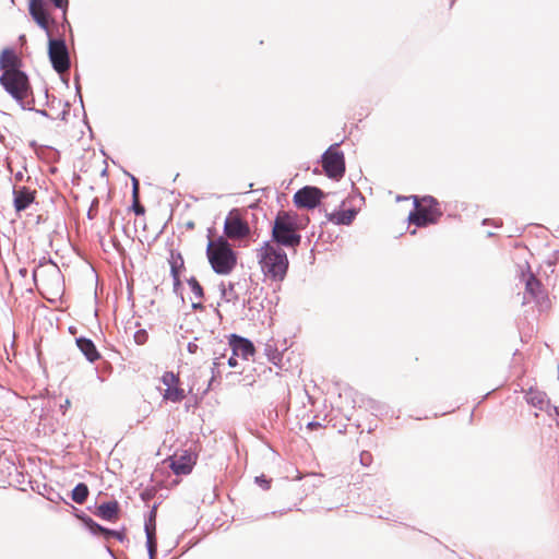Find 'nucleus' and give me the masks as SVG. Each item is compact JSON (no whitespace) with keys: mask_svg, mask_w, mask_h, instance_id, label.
I'll return each mask as SVG.
<instances>
[{"mask_svg":"<svg viewBox=\"0 0 559 559\" xmlns=\"http://www.w3.org/2000/svg\"><path fill=\"white\" fill-rule=\"evenodd\" d=\"M257 259L263 274L273 281H283L288 270L286 252L272 241H264L257 251Z\"/></svg>","mask_w":559,"mask_h":559,"instance_id":"1","label":"nucleus"},{"mask_svg":"<svg viewBox=\"0 0 559 559\" xmlns=\"http://www.w3.org/2000/svg\"><path fill=\"white\" fill-rule=\"evenodd\" d=\"M206 257L213 271L218 275L230 274L237 264V254L223 236L215 240L210 239L206 247Z\"/></svg>","mask_w":559,"mask_h":559,"instance_id":"2","label":"nucleus"},{"mask_svg":"<svg viewBox=\"0 0 559 559\" xmlns=\"http://www.w3.org/2000/svg\"><path fill=\"white\" fill-rule=\"evenodd\" d=\"M278 247L295 249L301 242V236L297 233V225L294 218L286 212H280L274 219L272 228V240Z\"/></svg>","mask_w":559,"mask_h":559,"instance_id":"3","label":"nucleus"},{"mask_svg":"<svg viewBox=\"0 0 559 559\" xmlns=\"http://www.w3.org/2000/svg\"><path fill=\"white\" fill-rule=\"evenodd\" d=\"M0 84L19 103L22 109L33 110V102L24 100L31 91L28 76L25 72L19 70L13 73H2Z\"/></svg>","mask_w":559,"mask_h":559,"instance_id":"4","label":"nucleus"},{"mask_svg":"<svg viewBox=\"0 0 559 559\" xmlns=\"http://www.w3.org/2000/svg\"><path fill=\"white\" fill-rule=\"evenodd\" d=\"M48 37V57L52 69L63 74L69 71L71 67L70 53L63 38H53L51 32Z\"/></svg>","mask_w":559,"mask_h":559,"instance_id":"5","label":"nucleus"},{"mask_svg":"<svg viewBox=\"0 0 559 559\" xmlns=\"http://www.w3.org/2000/svg\"><path fill=\"white\" fill-rule=\"evenodd\" d=\"M337 146V143L331 145L321 156L325 175L334 180H340L345 174L344 153L338 151Z\"/></svg>","mask_w":559,"mask_h":559,"instance_id":"6","label":"nucleus"},{"mask_svg":"<svg viewBox=\"0 0 559 559\" xmlns=\"http://www.w3.org/2000/svg\"><path fill=\"white\" fill-rule=\"evenodd\" d=\"M250 226L242 218L238 209H233L228 212L224 222V234L226 239L240 240L250 235Z\"/></svg>","mask_w":559,"mask_h":559,"instance_id":"7","label":"nucleus"},{"mask_svg":"<svg viewBox=\"0 0 559 559\" xmlns=\"http://www.w3.org/2000/svg\"><path fill=\"white\" fill-rule=\"evenodd\" d=\"M423 202L427 207L418 203L417 198H414L415 210L409 213L408 221L418 227H424L436 222L433 205L438 202L435 198L428 195L423 198Z\"/></svg>","mask_w":559,"mask_h":559,"instance_id":"8","label":"nucleus"},{"mask_svg":"<svg viewBox=\"0 0 559 559\" xmlns=\"http://www.w3.org/2000/svg\"><path fill=\"white\" fill-rule=\"evenodd\" d=\"M520 282L525 285L524 300L526 302H530L531 300L540 302L544 298V292L539 281L530 271L527 263L520 266Z\"/></svg>","mask_w":559,"mask_h":559,"instance_id":"9","label":"nucleus"},{"mask_svg":"<svg viewBox=\"0 0 559 559\" xmlns=\"http://www.w3.org/2000/svg\"><path fill=\"white\" fill-rule=\"evenodd\" d=\"M324 197L321 189L313 186H306L294 194V203L298 207L314 209Z\"/></svg>","mask_w":559,"mask_h":559,"instance_id":"10","label":"nucleus"},{"mask_svg":"<svg viewBox=\"0 0 559 559\" xmlns=\"http://www.w3.org/2000/svg\"><path fill=\"white\" fill-rule=\"evenodd\" d=\"M525 400L535 408H538L540 411L546 409L548 416L556 423L557 426H559V420L557 418V416L559 415V407L550 406L549 401L547 400L546 394L544 392L531 388L525 393Z\"/></svg>","mask_w":559,"mask_h":559,"instance_id":"11","label":"nucleus"},{"mask_svg":"<svg viewBox=\"0 0 559 559\" xmlns=\"http://www.w3.org/2000/svg\"><path fill=\"white\" fill-rule=\"evenodd\" d=\"M28 11L36 24L49 35V14L46 10L45 0H29Z\"/></svg>","mask_w":559,"mask_h":559,"instance_id":"12","label":"nucleus"},{"mask_svg":"<svg viewBox=\"0 0 559 559\" xmlns=\"http://www.w3.org/2000/svg\"><path fill=\"white\" fill-rule=\"evenodd\" d=\"M229 349L234 356L241 357L242 359H248L254 354V346L252 342L236 334L230 335Z\"/></svg>","mask_w":559,"mask_h":559,"instance_id":"13","label":"nucleus"},{"mask_svg":"<svg viewBox=\"0 0 559 559\" xmlns=\"http://www.w3.org/2000/svg\"><path fill=\"white\" fill-rule=\"evenodd\" d=\"M195 464V456L189 452L183 451L179 455H174L170 463V468L176 475H188L191 473Z\"/></svg>","mask_w":559,"mask_h":559,"instance_id":"14","label":"nucleus"},{"mask_svg":"<svg viewBox=\"0 0 559 559\" xmlns=\"http://www.w3.org/2000/svg\"><path fill=\"white\" fill-rule=\"evenodd\" d=\"M82 520L93 535L102 534L104 536V538L107 540L110 538H116L119 542H123L126 538V536L122 532L106 528V527L102 526L100 524L96 523L90 516H84V518H82Z\"/></svg>","mask_w":559,"mask_h":559,"instance_id":"15","label":"nucleus"},{"mask_svg":"<svg viewBox=\"0 0 559 559\" xmlns=\"http://www.w3.org/2000/svg\"><path fill=\"white\" fill-rule=\"evenodd\" d=\"M145 535H146V548L150 559H155L157 552V542H156V527H155V512H150V518L145 522L144 525Z\"/></svg>","mask_w":559,"mask_h":559,"instance_id":"16","label":"nucleus"},{"mask_svg":"<svg viewBox=\"0 0 559 559\" xmlns=\"http://www.w3.org/2000/svg\"><path fill=\"white\" fill-rule=\"evenodd\" d=\"M13 204L16 212H22L34 202V192L26 187L13 188Z\"/></svg>","mask_w":559,"mask_h":559,"instance_id":"17","label":"nucleus"},{"mask_svg":"<svg viewBox=\"0 0 559 559\" xmlns=\"http://www.w3.org/2000/svg\"><path fill=\"white\" fill-rule=\"evenodd\" d=\"M0 70L2 73H13L21 70V60L12 49H4L0 55Z\"/></svg>","mask_w":559,"mask_h":559,"instance_id":"18","label":"nucleus"},{"mask_svg":"<svg viewBox=\"0 0 559 559\" xmlns=\"http://www.w3.org/2000/svg\"><path fill=\"white\" fill-rule=\"evenodd\" d=\"M76 345L90 362H94L99 359L100 355L95 344L90 338L79 337L76 338Z\"/></svg>","mask_w":559,"mask_h":559,"instance_id":"19","label":"nucleus"},{"mask_svg":"<svg viewBox=\"0 0 559 559\" xmlns=\"http://www.w3.org/2000/svg\"><path fill=\"white\" fill-rule=\"evenodd\" d=\"M119 503L116 500L103 502L98 506L96 515L106 521H112L118 516Z\"/></svg>","mask_w":559,"mask_h":559,"instance_id":"20","label":"nucleus"},{"mask_svg":"<svg viewBox=\"0 0 559 559\" xmlns=\"http://www.w3.org/2000/svg\"><path fill=\"white\" fill-rule=\"evenodd\" d=\"M168 264L170 266V275L176 276V274H180V271L183 269L185 261L179 251L170 250Z\"/></svg>","mask_w":559,"mask_h":559,"instance_id":"21","label":"nucleus"},{"mask_svg":"<svg viewBox=\"0 0 559 559\" xmlns=\"http://www.w3.org/2000/svg\"><path fill=\"white\" fill-rule=\"evenodd\" d=\"M88 487L84 483H79L72 490L71 498L76 503H84L88 497Z\"/></svg>","mask_w":559,"mask_h":559,"instance_id":"22","label":"nucleus"},{"mask_svg":"<svg viewBox=\"0 0 559 559\" xmlns=\"http://www.w3.org/2000/svg\"><path fill=\"white\" fill-rule=\"evenodd\" d=\"M163 396L167 401H170V402H174V403H179V402H181L186 397V394H185V391L182 389H180L177 385H175V386H171V388H166L165 393H164Z\"/></svg>","mask_w":559,"mask_h":559,"instance_id":"23","label":"nucleus"},{"mask_svg":"<svg viewBox=\"0 0 559 559\" xmlns=\"http://www.w3.org/2000/svg\"><path fill=\"white\" fill-rule=\"evenodd\" d=\"M357 212L354 209L341 211L334 215V221L340 225H349L355 218Z\"/></svg>","mask_w":559,"mask_h":559,"instance_id":"24","label":"nucleus"},{"mask_svg":"<svg viewBox=\"0 0 559 559\" xmlns=\"http://www.w3.org/2000/svg\"><path fill=\"white\" fill-rule=\"evenodd\" d=\"M191 292L193 293V295L195 296V298L198 299H202L204 294H203V288L202 286L200 285V283L198 282V280L195 277H190L188 281H187Z\"/></svg>","mask_w":559,"mask_h":559,"instance_id":"25","label":"nucleus"},{"mask_svg":"<svg viewBox=\"0 0 559 559\" xmlns=\"http://www.w3.org/2000/svg\"><path fill=\"white\" fill-rule=\"evenodd\" d=\"M162 382L166 388H171L178 384L179 378L170 371H167L162 377Z\"/></svg>","mask_w":559,"mask_h":559,"instance_id":"26","label":"nucleus"},{"mask_svg":"<svg viewBox=\"0 0 559 559\" xmlns=\"http://www.w3.org/2000/svg\"><path fill=\"white\" fill-rule=\"evenodd\" d=\"M219 289L222 293V297L225 298L227 301H230L231 299L236 298L235 285L233 283H229L228 288H226L224 283H222L219 285Z\"/></svg>","mask_w":559,"mask_h":559,"instance_id":"27","label":"nucleus"},{"mask_svg":"<svg viewBox=\"0 0 559 559\" xmlns=\"http://www.w3.org/2000/svg\"><path fill=\"white\" fill-rule=\"evenodd\" d=\"M134 341L136 344L142 345L147 341V333L145 330H139L134 334Z\"/></svg>","mask_w":559,"mask_h":559,"instance_id":"28","label":"nucleus"},{"mask_svg":"<svg viewBox=\"0 0 559 559\" xmlns=\"http://www.w3.org/2000/svg\"><path fill=\"white\" fill-rule=\"evenodd\" d=\"M132 210L136 215H143L145 213L144 206L139 203V198L136 201L133 199Z\"/></svg>","mask_w":559,"mask_h":559,"instance_id":"29","label":"nucleus"},{"mask_svg":"<svg viewBox=\"0 0 559 559\" xmlns=\"http://www.w3.org/2000/svg\"><path fill=\"white\" fill-rule=\"evenodd\" d=\"M50 1L52 2V4L56 8L63 10V12H66V10L68 9L69 0H50Z\"/></svg>","mask_w":559,"mask_h":559,"instance_id":"30","label":"nucleus"},{"mask_svg":"<svg viewBox=\"0 0 559 559\" xmlns=\"http://www.w3.org/2000/svg\"><path fill=\"white\" fill-rule=\"evenodd\" d=\"M132 198L135 200L139 198V181L135 177H132Z\"/></svg>","mask_w":559,"mask_h":559,"instance_id":"31","label":"nucleus"},{"mask_svg":"<svg viewBox=\"0 0 559 559\" xmlns=\"http://www.w3.org/2000/svg\"><path fill=\"white\" fill-rule=\"evenodd\" d=\"M110 243H111L112 248L115 250H117L118 252H122L123 251V248H122L120 241L117 239V237H112L110 239Z\"/></svg>","mask_w":559,"mask_h":559,"instance_id":"32","label":"nucleus"},{"mask_svg":"<svg viewBox=\"0 0 559 559\" xmlns=\"http://www.w3.org/2000/svg\"><path fill=\"white\" fill-rule=\"evenodd\" d=\"M255 483L265 489L269 488V480L263 475L255 477Z\"/></svg>","mask_w":559,"mask_h":559,"instance_id":"33","label":"nucleus"},{"mask_svg":"<svg viewBox=\"0 0 559 559\" xmlns=\"http://www.w3.org/2000/svg\"><path fill=\"white\" fill-rule=\"evenodd\" d=\"M371 455L368 452H362L360 454V462L364 465H368V461L370 460Z\"/></svg>","mask_w":559,"mask_h":559,"instance_id":"34","label":"nucleus"},{"mask_svg":"<svg viewBox=\"0 0 559 559\" xmlns=\"http://www.w3.org/2000/svg\"><path fill=\"white\" fill-rule=\"evenodd\" d=\"M187 348L189 353L195 354L198 350V345L194 342H190Z\"/></svg>","mask_w":559,"mask_h":559,"instance_id":"35","label":"nucleus"},{"mask_svg":"<svg viewBox=\"0 0 559 559\" xmlns=\"http://www.w3.org/2000/svg\"><path fill=\"white\" fill-rule=\"evenodd\" d=\"M237 356H234V354L231 353V356L227 359V364L229 367H236L237 366V359H236Z\"/></svg>","mask_w":559,"mask_h":559,"instance_id":"36","label":"nucleus"},{"mask_svg":"<svg viewBox=\"0 0 559 559\" xmlns=\"http://www.w3.org/2000/svg\"><path fill=\"white\" fill-rule=\"evenodd\" d=\"M174 281V288L177 289L180 285V274H176V276H171Z\"/></svg>","mask_w":559,"mask_h":559,"instance_id":"37","label":"nucleus"},{"mask_svg":"<svg viewBox=\"0 0 559 559\" xmlns=\"http://www.w3.org/2000/svg\"><path fill=\"white\" fill-rule=\"evenodd\" d=\"M224 358H225V355H222V356H219V357H216V358L214 359V361H213L214 367H218V366L223 365V364H224V362H223V359H224Z\"/></svg>","mask_w":559,"mask_h":559,"instance_id":"38","label":"nucleus"},{"mask_svg":"<svg viewBox=\"0 0 559 559\" xmlns=\"http://www.w3.org/2000/svg\"><path fill=\"white\" fill-rule=\"evenodd\" d=\"M74 81H75V88H76V92H78V95H79L80 102H81V103H83V98H82V95H81V93H80L79 78H78V76H75Z\"/></svg>","mask_w":559,"mask_h":559,"instance_id":"39","label":"nucleus"},{"mask_svg":"<svg viewBox=\"0 0 559 559\" xmlns=\"http://www.w3.org/2000/svg\"><path fill=\"white\" fill-rule=\"evenodd\" d=\"M318 427H321V424L318 423V421H310L307 425V428H309V429H314V428H318Z\"/></svg>","mask_w":559,"mask_h":559,"instance_id":"40","label":"nucleus"},{"mask_svg":"<svg viewBox=\"0 0 559 559\" xmlns=\"http://www.w3.org/2000/svg\"><path fill=\"white\" fill-rule=\"evenodd\" d=\"M36 112L39 114L40 116L49 117L48 112L44 109H37Z\"/></svg>","mask_w":559,"mask_h":559,"instance_id":"41","label":"nucleus"},{"mask_svg":"<svg viewBox=\"0 0 559 559\" xmlns=\"http://www.w3.org/2000/svg\"><path fill=\"white\" fill-rule=\"evenodd\" d=\"M192 308L193 309H202V304L201 302H193L192 304Z\"/></svg>","mask_w":559,"mask_h":559,"instance_id":"42","label":"nucleus"},{"mask_svg":"<svg viewBox=\"0 0 559 559\" xmlns=\"http://www.w3.org/2000/svg\"><path fill=\"white\" fill-rule=\"evenodd\" d=\"M15 179H16V180H20V181H21V180H23V174H22V173H17V174L15 175Z\"/></svg>","mask_w":559,"mask_h":559,"instance_id":"43","label":"nucleus"},{"mask_svg":"<svg viewBox=\"0 0 559 559\" xmlns=\"http://www.w3.org/2000/svg\"><path fill=\"white\" fill-rule=\"evenodd\" d=\"M276 350L273 352L272 359H275Z\"/></svg>","mask_w":559,"mask_h":559,"instance_id":"44","label":"nucleus"},{"mask_svg":"<svg viewBox=\"0 0 559 559\" xmlns=\"http://www.w3.org/2000/svg\"><path fill=\"white\" fill-rule=\"evenodd\" d=\"M433 210H435V214L437 213V215H440V212H437V210L435 207H433Z\"/></svg>","mask_w":559,"mask_h":559,"instance_id":"45","label":"nucleus"}]
</instances>
